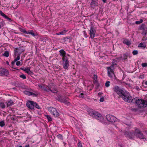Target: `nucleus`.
Listing matches in <instances>:
<instances>
[{"label":"nucleus","instance_id":"nucleus-28","mask_svg":"<svg viewBox=\"0 0 147 147\" xmlns=\"http://www.w3.org/2000/svg\"><path fill=\"white\" fill-rule=\"evenodd\" d=\"M9 52L8 51H6L3 54V55L6 57H8L9 56Z\"/></svg>","mask_w":147,"mask_h":147},{"label":"nucleus","instance_id":"nucleus-39","mask_svg":"<svg viewBox=\"0 0 147 147\" xmlns=\"http://www.w3.org/2000/svg\"><path fill=\"white\" fill-rule=\"evenodd\" d=\"M110 83V82L109 81L106 82V83H105V86L106 87H109L110 85V84H109Z\"/></svg>","mask_w":147,"mask_h":147},{"label":"nucleus","instance_id":"nucleus-6","mask_svg":"<svg viewBox=\"0 0 147 147\" xmlns=\"http://www.w3.org/2000/svg\"><path fill=\"white\" fill-rule=\"evenodd\" d=\"M63 61V68L65 69H67L68 68L69 66V61L68 60L67 57L62 58Z\"/></svg>","mask_w":147,"mask_h":147},{"label":"nucleus","instance_id":"nucleus-62","mask_svg":"<svg viewBox=\"0 0 147 147\" xmlns=\"http://www.w3.org/2000/svg\"><path fill=\"white\" fill-rule=\"evenodd\" d=\"M98 95H100L101 94V93L99 92V93H98Z\"/></svg>","mask_w":147,"mask_h":147},{"label":"nucleus","instance_id":"nucleus-42","mask_svg":"<svg viewBox=\"0 0 147 147\" xmlns=\"http://www.w3.org/2000/svg\"><path fill=\"white\" fill-rule=\"evenodd\" d=\"M0 14L3 16V17H4L5 16V15L4 14L2 11L0 10Z\"/></svg>","mask_w":147,"mask_h":147},{"label":"nucleus","instance_id":"nucleus-50","mask_svg":"<svg viewBox=\"0 0 147 147\" xmlns=\"http://www.w3.org/2000/svg\"><path fill=\"white\" fill-rule=\"evenodd\" d=\"M139 78H141L142 79H144V75H140L139 77Z\"/></svg>","mask_w":147,"mask_h":147},{"label":"nucleus","instance_id":"nucleus-55","mask_svg":"<svg viewBox=\"0 0 147 147\" xmlns=\"http://www.w3.org/2000/svg\"><path fill=\"white\" fill-rule=\"evenodd\" d=\"M15 62L16 61H15L14 60L13 61H12L11 62V64L12 66H13V65L14 64Z\"/></svg>","mask_w":147,"mask_h":147},{"label":"nucleus","instance_id":"nucleus-54","mask_svg":"<svg viewBox=\"0 0 147 147\" xmlns=\"http://www.w3.org/2000/svg\"><path fill=\"white\" fill-rule=\"evenodd\" d=\"M12 7L14 9H16L18 7L17 6H14L13 5H12Z\"/></svg>","mask_w":147,"mask_h":147},{"label":"nucleus","instance_id":"nucleus-3","mask_svg":"<svg viewBox=\"0 0 147 147\" xmlns=\"http://www.w3.org/2000/svg\"><path fill=\"white\" fill-rule=\"evenodd\" d=\"M107 69L108 70V76L112 80H116L117 78L114 72V65H111L109 67H108Z\"/></svg>","mask_w":147,"mask_h":147},{"label":"nucleus","instance_id":"nucleus-20","mask_svg":"<svg viewBox=\"0 0 147 147\" xmlns=\"http://www.w3.org/2000/svg\"><path fill=\"white\" fill-rule=\"evenodd\" d=\"M31 34L32 36H37V34L36 33H34V31L32 30H30L29 31L27 32V34Z\"/></svg>","mask_w":147,"mask_h":147},{"label":"nucleus","instance_id":"nucleus-7","mask_svg":"<svg viewBox=\"0 0 147 147\" xmlns=\"http://www.w3.org/2000/svg\"><path fill=\"white\" fill-rule=\"evenodd\" d=\"M135 135L137 138L140 139H144V136L142 132L139 129H136L135 131Z\"/></svg>","mask_w":147,"mask_h":147},{"label":"nucleus","instance_id":"nucleus-48","mask_svg":"<svg viewBox=\"0 0 147 147\" xmlns=\"http://www.w3.org/2000/svg\"><path fill=\"white\" fill-rule=\"evenodd\" d=\"M5 18V19H7V20H8L9 21H10L11 20V19L8 17L7 16L5 15V16L4 17Z\"/></svg>","mask_w":147,"mask_h":147},{"label":"nucleus","instance_id":"nucleus-5","mask_svg":"<svg viewBox=\"0 0 147 147\" xmlns=\"http://www.w3.org/2000/svg\"><path fill=\"white\" fill-rule=\"evenodd\" d=\"M48 110L54 117H58L59 116V113L55 108L52 107H49Z\"/></svg>","mask_w":147,"mask_h":147},{"label":"nucleus","instance_id":"nucleus-64","mask_svg":"<svg viewBox=\"0 0 147 147\" xmlns=\"http://www.w3.org/2000/svg\"><path fill=\"white\" fill-rule=\"evenodd\" d=\"M19 147H22V146H19Z\"/></svg>","mask_w":147,"mask_h":147},{"label":"nucleus","instance_id":"nucleus-47","mask_svg":"<svg viewBox=\"0 0 147 147\" xmlns=\"http://www.w3.org/2000/svg\"><path fill=\"white\" fill-rule=\"evenodd\" d=\"M93 79L94 80L96 81L97 79V76L96 75H94L93 77Z\"/></svg>","mask_w":147,"mask_h":147},{"label":"nucleus","instance_id":"nucleus-22","mask_svg":"<svg viewBox=\"0 0 147 147\" xmlns=\"http://www.w3.org/2000/svg\"><path fill=\"white\" fill-rule=\"evenodd\" d=\"M79 96L80 98H85L86 96H87V95H86V92H84L81 93L80 94H79Z\"/></svg>","mask_w":147,"mask_h":147},{"label":"nucleus","instance_id":"nucleus-23","mask_svg":"<svg viewBox=\"0 0 147 147\" xmlns=\"http://www.w3.org/2000/svg\"><path fill=\"white\" fill-rule=\"evenodd\" d=\"M123 44H126L127 46H129L131 44V42L127 39H125L123 40Z\"/></svg>","mask_w":147,"mask_h":147},{"label":"nucleus","instance_id":"nucleus-61","mask_svg":"<svg viewBox=\"0 0 147 147\" xmlns=\"http://www.w3.org/2000/svg\"><path fill=\"white\" fill-rule=\"evenodd\" d=\"M113 64L114 65H116V63H114L113 62Z\"/></svg>","mask_w":147,"mask_h":147},{"label":"nucleus","instance_id":"nucleus-25","mask_svg":"<svg viewBox=\"0 0 147 147\" xmlns=\"http://www.w3.org/2000/svg\"><path fill=\"white\" fill-rule=\"evenodd\" d=\"M138 46L139 47L144 49L146 47V45L145 43L141 42L139 44Z\"/></svg>","mask_w":147,"mask_h":147},{"label":"nucleus","instance_id":"nucleus-32","mask_svg":"<svg viewBox=\"0 0 147 147\" xmlns=\"http://www.w3.org/2000/svg\"><path fill=\"white\" fill-rule=\"evenodd\" d=\"M143 22L142 19H140L139 21H137L135 23L136 24H139L142 23Z\"/></svg>","mask_w":147,"mask_h":147},{"label":"nucleus","instance_id":"nucleus-15","mask_svg":"<svg viewBox=\"0 0 147 147\" xmlns=\"http://www.w3.org/2000/svg\"><path fill=\"white\" fill-rule=\"evenodd\" d=\"M34 102L29 101L26 104L27 106L29 108L32 109H34Z\"/></svg>","mask_w":147,"mask_h":147},{"label":"nucleus","instance_id":"nucleus-58","mask_svg":"<svg viewBox=\"0 0 147 147\" xmlns=\"http://www.w3.org/2000/svg\"><path fill=\"white\" fill-rule=\"evenodd\" d=\"M25 147H30V145H29V144H28L27 145H26L25 146Z\"/></svg>","mask_w":147,"mask_h":147},{"label":"nucleus","instance_id":"nucleus-16","mask_svg":"<svg viewBox=\"0 0 147 147\" xmlns=\"http://www.w3.org/2000/svg\"><path fill=\"white\" fill-rule=\"evenodd\" d=\"M23 52V51H21L20 49H18V50L15 51V53L16 55H17L16 53H19V54L18 55H18V56L17 57L14 59V60L15 61H18V60H19L20 59V54L21 53V52Z\"/></svg>","mask_w":147,"mask_h":147},{"label":"nucleus","instance_id":"nucleus-4","mask_svg":"<svg viewBox=\"0 0 147 147\" xmlns=\"http://www.w3.org/2000/svg\"><path fill=\"white\" fill-rule=\"evenodd\" d=\"M89 114L93 118L99 120H100L102 118L101 115L98 112L92 110H89L88 111Z\"/></svg>","mask_w":147,"mask_h":147},{"label":"nucleus","instance_id":"nucleus-10","mask_svg":"<svg viewBox=\"0 0 147 147\" xmlns=\"http://www.w3.org/2000/svg\"><path fill=\"white\" fill-rule=\"evenodd\" d=\"M106 117L108 121L112 123L115 122L116 120V118L115 117L109 114L107 115Z\"/></svg>","mask_w":147,"mask_h":147},{"label":"nucleus","instance_id":"nucleus-43","mask_svg":"<svg viewBox=\"0 0 147 147\" xmlns=\"http://www.w3.org/2000/svg\"><path fill=\"white\" fill-rule=\"evenodd\" d=\"M83 32L85 37L87 38L88 36L86 32L85 31H84Z\"/></svg>","mask_w":147,"mask_h":147},{"label":"nucleus","instance_id":"nucleus-12","mask_svg":"<svg viewBox=\"0 0 147 147\" xmlns=\"http://www.w3.org/2000/svg\"><path fill=\"white\" fill-rule=\"evenodd\" d=\"M124 135L127 137L129 138L130 139L133 138L135 135V132H129L127 131H125L124 133Z\"/></svg>","mask_w":147,"mask_h":147},{"label":"nucleus","instance_id":"nucleus-11","mask_svg":"<svg viewBox=\"0 0 147 147\" xmlns=\"http://www.w3.org/2000/svg\"><path fill=\"white\" fill-rule=\"evenodd\" d=\"M140 29L142 31V34L143 35H146L147 34V28L145 24H142L140 26Z\"/></svg>","mask_w":147,"mask_h":147},{"label":"nucleus","instance_id":"nucleus-44","mask_svg":"<svg viewBox=\"0 0 147 147\" xmlns=\"http://www.w3.org/2000/svg\"><path fill=\"white\" fill-rule=\"evenodd\" d=\"M131 110L133 111L136 112L138 110V109L137 108H132L131 109Z\"/></svg>","mask_w":147,"mask_h":147},{"label":"nucleus","instance_id":"nucleus-40","mask_svg":"<svg viewBox=\"0 0 147 147\" xmlns=\"http://www.w3.org/2000/svg\"><path fill=\"white\" fill-rule=\"evenodd\" d=\"M58 91L56 89H51V92L54 93H57Z\"/></svg>","mask_w":147,"mask_h":147},{"label":"nucleus","instance_id":"nucleus-51","mask_svg":"<svg viewBox=\"0 0 147 147\" xmlns=\"http://www.w3.org/2000/svg\"><path fill=\"white\" fill-rule=\"evenodd\" d=\"M20 63H21V62L20 61H18L16 63V65L17 66H19V65H20Z\"/></svg>","mask_w":147,"mask_h":147},{"label":"nucleus","instance_id":"nucleus-31","mask_svg":"<svg viewBox=\"0 0 147 147\" xmlns=\"http://www.w3.org/2000/svg\"><path fill=\"white\" fill-rule=\"evenodd\" d=\"M45 116L47 117L49 121H52V118L50 116L48 115H46Z\"/></svg>","mask_w":147,"mask_h":147},{"label":"nucleus","instance_id":"nucleus-49","mask_svg":"<svg viewBox=\"0 0 147 147\" xmlns=\"http://www.w3.org/2000/svg\"><path fill=\"white\" fill-rule=\"evenodd\" d=\"M78 147H82V146L81 143L80 142H79L78 143Z\"/></svg>","mask_w":147,"mask_h":147},{"label":"nucleus","instance_id":"nucleus-63","mask_svg":"<svg viewBox=\"0 0 147 147\" xmlns=\"http://www.w3.org/2000/svg\"><path fill=\"white\" fill-rule=\"evenodd\" d=\"M6 63H7V64H9V63H8V61H7V62H6Z\"/></svg>","mask_w":147,"mask_h":147},{"label":"nucleus","instance_id":"nucleus-26","mask_svg":"<svg viewBox=\"0 0 147 147\" xmlns=\"http://www.w3.org/2000/svg\"><path fill=\"white\" fill-rule=\"evenodd\" d=\"M67 32V30H64L63 31H61L58 33H57V35H63L66 32Z\"/></svg>","mask_w":147,"mask_h":147},{"label":"nucleus","instance_id":"nucleus-53","mask_svg":"<svg viewBox=\"0 0 147 147\" xmlns=\"http://www.w3.org/2000/svg\"><path fill=\"white\" fill-rule=\"evenodd\" d=\"M104 98L103 97H102V98H100V102H102L104 101Z\"/></svg>","mask_w":147,"mask_h":147},{"label":"nucleus","instance_id":"nucleus-27","mask_svg":"<svg viewBox=\"0 0 147 147\" xmlns=\"http://www.w3.org/2000/svg\"><path fill=\"white\" fill-rule=\"evenodd\" d=\"M19 29L20 30L21 32L24 33V34H27L28 31H26V30L25 29H23L21 28H19Z\"/></svg>","mask_w":147,"mask_h":147},{"label":"nucleus","instance_id":"nucleus-21","mask_svg":"<svg viewBox=\"0 0 147 147\" xmlns=\"http://www.w3.org/2000/svg\"><path fill=\"white\" fill-rule=\"evenodd\" d=\"M14 104V102L12 100H8L7 102V107H8L11 106Z\"/></svg>","mask_w":147,"mask_h":147},{"label":"nucleus","instance_id":"nucleus-34","mask_svg":"<svg viewBox=\"0 0 147 147\" xmlns=\"http://www.w3.org/2000/svg\"><path fill=\"white\" fill-rule=\"evenodd\" d=\"M35 107L36 108L38 109H40V107L37 104L36 102H34V107Z\"/></svg>","mask_w":147,"mask_h":147},{"label":"nucleus","instance_id":"nucleus-30","mask_svg":"<svg viewBox=\"0 0 147 147\" xmlns=\"http://www.w3.org/2000/svg\"><path fill=\"white\" fill-rule=\"evenodd\" d=\"M0 107L3 109L5 108V104L2 102H0Z\"/></svg>","mask_w":147,"mask_h":147},{"label":"nucleus","instance_id":"nucleus-18","mask_svg":"<svg viewBox=\"0 0 147 147\" xmlns=\"http://www.w3.org/2000/svg\"><path fill=\"white\" fill-rule=\"evenodd\" d=\"M60 53V55L61 56L63 57L62 58H64L65 57H67V56H65L66 55V52H65L63 49H61L59 51Z\"/></svg>","mask_w":147,"mask_h":147},{"label":"nucleus","instance_id":"nucleus-8","mask_svg":"<svg viewBox=\"0 0 147 147\" xmlns=\"http://www.w3.org/2000/svg\"><path fill=\"white\" fill-rule=\"evenodd\" d=\"M113 90L116 93L118 94L119 96H121V95L124 92L123 90L120 89L118 86H116L113 88Z\"/></svg>","mask_w":147,"mask_h":147},{"label":"nucleus","instance_id":"nucleus-37","mask_svg":"<svg viewBox=\"0 0 147 147\" xmlns=\"http://www.w3.org/2000/svg\"><path fill=\"white\" fill-rule=\"evenodd\" d=\"M138 52L137 50H134L132 52V54L134 55H136L138 54Z\"/></svg>","mask_w":147,"mask_h":147},{"label":"nucleus","instance_id":"nucleus-36","mask_svg":"<svg viewBox=\"0 0 147 147\" xmlns=\"http://www.w3.org/2000/svg\"><path fill=\"white\" fill-rule=\"evenodd\" d=\"M48 88L47 89V88L46 87V90H44V91L49 92H50V91L51 92V88L49 87H48Z\"/></svg>","mask_w":147,"mask_h":147},{"label":"nucleus","instance_id":"nucleus-24","mask_svg":"<svg viewBox=\"0 0 147 147\" xmlns=\"http://www.w3.org/2000/svg\"><path fill=\"white\" fill-rule=\"evenodd\" d=\"M130 54L129 53L127 52L126 53L124 54L123 55V59L126 60L127 59V58L129 57H130Z\"/></svg>","mask_w":147,"mask_h":147},{"label":"nucleus","instance_id":"nucleus-38","mask_svg":"<svg viewBox=\"0 0 147 147\" xmlns=\"http://www.w3.org/2000/svg\"><path fill=\"white\" fill-rule=\"evenodd\" d=\"M20 77L24 79H25L26 78V76L23 74L20 75Z\"/></svg>","mask_w":147,"mask_h":147},{"label":"nucleus","instance_id":"nucleus-1","mask_svg":"<svg viewBox=\"0 0 147 147\" xmlns=\"http://www.w3.org/2000/svg\"><path fill=\"white\" fill-rule=\"evenodd\" d=\"M133 103H135L136 105L139 108H144L147 106V100L139 99L137 98H134Z\"/></svg>","mask_w":147,"mask_h":147},{"label":"nucleus","instance_id":"nucleus-56","mask_svg":"<svg viewBox=\"0 0 147 147\" xmlns=\"http://www.w3.org/2000/svg\"><path fill=\"white\" fill-rule=\"evenodd\" d=\"M136 89L138 90H140L139 87L138 86H136Z\"/></svg>","mask_w":147,"mask_h":147},{"label":"nucleus","instance_id":"nucleus-17","mask_svg":"<svg viewBox=\"0 0 147 147\" xmlns=\"http://www.w3.org/2000/svg\"><path fill=\"white\" fill-rule=\"evenodd\" d=\"M98 1L97 0H92L90 3V5L92 7H94L95 6H98Z\"/></svg>","mask_w":147,"mask_h":147},{"label":"nucleus","instance_id":"nucleus-13","mask_svg":"<svg viewBox=\"0 0 147 147\" xmlns=\"http://www.w3.org/2000/svg\"><path fill=\"white\" fill-rule=\"evenodd\" d=\"M90 37L91 38H93L95 36L96 31L94 27L92 26L90 27Z\"/></svg>","mask_w":147,"mask_h":147},{"label":"nucleus","instance_id":"nucleus-59","mask_svg":"<svg viewBox=\"0 0 147 147\" xmlns=\"http://www.w3.org/2000/svg\"><path fill=\"white\" fill-rule=\"evenodd\" d=\"M102 1H103V2L104 3H105L106 2V0H102Z\"/></svg>","mask_w":147,"mask_h":147},{"label":"nucleus","instance_id":"nucleus-2","mask_svg":"<svg viewBox=\"0 0 147 147\" xmlns=\"http://www.w3.org/2000/svg\"><path fill=\"white\" fill-rule=\"evenodd\" d=\"M125 102L129 103H133L134 98H133L130 94L128 92H124L121 96Z\"/></svg>","mask_w":147,"mask_h":147},{"label":"nucleus","instance_id":"nucleus-29","mask_svg":"<svg viewBox=\"0 0 147 147\" xmlns=\"http://www.w3.org/2000/svg\"><path fill=\"white\" fill-rule=\"evenodd\" d=\"M38 86L42 90L44 91L46 90V87H44V86L41 84L38 85Z\"/></svg>","mask_w":147,"mask_h":147},{"label":"nucleus","instance_id":"nucleus-19","mask_svg":"<svg viewBox=\"0 0 147 147\" xmlns=\"http://www.w3.org/2000/svg\"><path fill=\"white\" fill-rule=\"evenodd\" d=\"M30 67H28L24 69V71L26 72L28 74H33L32 72L30 71Z\"/></svg>","mask_w":147,"mask_h":147},{"label":"nucleus","instance_id":"nucleus-33","mask_svg":"<svg viewBox=\"0 0 147 147\" xmlns=\"http://www.w3.org/2000/svg\"><path fill=\"white\" fill-rule=\"evenodd\" d=\"M5 125V122L4 121H2L0 122V126L3 127Z\"/></svg>","mask_w":147,"mask_h":147},{"label":"nucleus","instance_id":"nucleus-45","mask_svg":"<svg viewBox=\"0 0 147 147\" xmlns=\"http://www.w3.org/2000/svg\"><path fill=\"white\" fill-rule=\"evenodd\" d=\"M30 95H32L33 96H36L37 95L31 92H30Z\"/></svg>","mask_w":147,"mask_h":147},{"label":"nucleus","instance_id":"nucleus-9","mask_svg":"<svg viewBox=\"0 0 147 147\" xmlns=\"http://www.w3.org/2000/svg\"><path fill=\"white\" fill-rule=\"evenodd\" d=\"M58 100L61 102L64 103L67 106H70L71 104L70 102L67 101V100L65 99L62 96H59L58 98Z\"/></svg>","mask_w":147,"mask_h":147},{"label":"nucleus","instance_id":"nucleus-52","mask_svg":"<svg viewBox=\"0 0 147 147\" xmlns=\"http://www.w3.org/2000/svg\"><path fill=\"white\" fill-rule=\"evenodd\" d=\"M69 38H70V37L69 38L68 37H67L65 38H63V40L65 41H66L68 39H69Z\"/></svg>","mask_w":147,"mask_h":147},{"label":"nucleus","instance_id":"nucleus-60","mask_svg":"<svg viewBox=\"0 0 147 147\" xmlns=\"http://www.w3.org/2000/svg\"><path fill=\"white\" fill-rule=\"evenodd\" d=\"M144 84L145 85L147 86V81L146 82H145Z\"/></svg>","mask_w":147,"mask_h":147},{"label":"nucleus","instance_id":"nucleus-35","mask_svg":"<svg viewBox=\"0 0 147 147\" xmlns=\"http://www.w3.org/2000/svg\"><path fill=\"white\" fill-rule=\"evenodd\" d=\"M57 138L59 139L63 140V136H62L61 134H59L57 136Z\"/></svg>","mask_w":147,"mask_h":147},{"label":"nucleus","instance_id":"nucleus-57","mask_svg":"<svg viewBox=\"0 0 147 147\" xmlns=\"http://www.w3.org/2000/svg\"><path fill=\"white\" fill-rule=\"evenodd\" d=\"M20 69H21V70H22L23 71H24V68H23V67H21L20 68Z\"/></svg>","mask_w":147,"mask_h":147},{"label":"nucleus","instance_id":"nucleus-14","mask_svg":"<svg viewBox=\"0 0 147 147\" xmlns=\"http://www.w3.org/2000/svg\"><path fill=\"white\" fill-rule=\"evenodd\" d=\"M9 74L7 70L4 69H0V76H7Z\"/></svg>","mask_w":147,"mask_h":147},{"label":"nucleus","instance_id":"nucleus-41","mask_svg":"<svg viewBox=\"0 0 147 147\" xmlns=\"http://www.w3.org/2000/svg\"><path fill=\"white\" fill-rule=\"evenodd\" d=\"M24 94L28 95H30V92L28 91H25L24 92Z\"/></svg>","mask_w":147,"mask_h":147},{"label":"nucleus","instance_id":"nucleus-46","mask_svg":"<svg viewBox=\"0 0 147 147\" xmlns=\"http://www.w3.org/2000/svg\"><path fill=\"white\" fill-rule=\"evenodd\" d=\"M142 65L143 67H145L147 66V64L146 63H142Z\"/></svg>","mask_w":147,"mask_h":147}]
</instances>
